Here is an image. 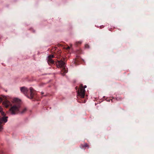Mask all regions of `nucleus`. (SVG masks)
<instances>
[{
	"label": "nucleus",
	"instance_id": "1",
	"mask_svg": "<svg viewBox=\"0 0 154 154\" xmlns=\"http://www.w3.org/2000/svg\"><path fill=\"white\" fill-rule=\"evenodd\" d=\"M85 90L83 88V85L81 84L79 89L78 90V95L81 98H83L85 95Z\"/></svg>",
	"mask_w": 154,
	"mask_h": 154
},
{
	"label": "nucleus",
	"instance_id": "2",
	"mask_svg": "<svg viewBox=\"0 0 154 154\" xmlns=\"http://www.w3.org/2000/svg\"><path fill=\"white\" fill-rule=\"evenodd\" d=\"M19 107L16 105L12 106L10 109L9 110L12 114H15L19 110Z\"/></svg>",
	"mask_w": 154,
	"mask_h": 154
},
{
	"label": "nucleus",
	"instance_id": "3",
	"mask_svg": "<svg viewBox=\"0 0 154 154\" xmlns=\"http://www.w3.org/2000/svg\"><path fill=\"white\" fill-rule=\"evenodd\" d=\"M56 65L60 67H65L66 66V63L62 61H58L56 63Z\"/></svg>",
	"mask_w": 154,
	"mask_h": 154
},
{
	"label": "nucleus",
	"instance_id": "4",
	"mask_svg": "<svg viewBox=\"0 0 154 154\" xmlns=\"http://www.w3.org/2000/svg\"><path fill=\"white\" fill-rule=\"evenodd\" d=\"M30 97H28L30 99H32L35 94V91L32 88H30Z\"/></svg>",
	"mask_w": 154,
	"mask_h": 154
},
{
	"label": "nucleus",
	"instance_id": "5",
	"mask_svg": "<svg viewBox=\"0 0 154 154\" xmlns=\"http://www.w3.org/2000/svg\"><path fill=\"white\" fill-rule=\"evenodd\" d=\"M54 57L53 55H49L47 58V61L48 63H53L54 62L52 60V58Z\"/></svg>",
	"mask_w": 154,
	"mask_h": 154
},
{
	"label": "nucleus",
	"instance_id": "6",
	"mask_svg": "<svg viewBox=\"0 0 154 154\" xmlns=\"http://www.w3.org/2000/svg\"><path fill=\"white\" fill-rule=\"evenodd\" d=\"M8 117H3L0 119V123L4 125L7 121Z\"/></svg>",
	"mask_w": 154,
	"mask_h": 154
},
{
	"label": "nucleus",
	"instance_id": "7",
	"mask_svg": "<svg viewBox=\"0 0 154 154\" xmlns=\"http://www.w3.org/2000/svg\"><path fill=\"white\" fill-rule=\"evenodd\" d=\"M3 105L5 107H8L11 104L10 102L8 100H6L4 101L3 103Z\"/></svg>",
	"mask_w": 154,
	"mask_h": 154
},
{
	"label": "nucleus",
	"instance_id": "8",
	"mask_svg": "<svg viewBox=\"0 0 154 154\" xmlns=\"http://www.w3.org/2000/svg\"><path fill=\"white\" fill-rule=\"evenodd\" d=\"M20 90L21 92H22L25 94H26L28 91L27 89L26 88L24 87H22L21 88H20Z\"/></svg>",
	"mask_w": 154,
	"mask_h": 154
},
{
	"label": "nucleus",
	"instance_id": "9",
	"mask_svg": "<svg viewBox=\"0 0 154 154\" xmlns=\"http://www.w3.org/2000/svg\"><path fill=\"white\" fill-rule=\"evenodd\" d=\"M62 69L61 72L62 74L64 75V73H66L67 72V68H62Z\"/></svg>",
	"mask_w": 154,
	"mask_h": 154
},
{
	"label": "nucleus",
	"instance_id": "10",
	"mask_svg": "<svg viewBox=\"0 0 154 154\" xmlns=\"http://www.w3.org/2000/svg\"><path fill=\"white\" fill-rule=\"evenodd\" d=\"M81 146L82 148H84L85 147L88 148L89 147V146L87 143H85L84 144L82 145Z\"/></svg>",
	"mask_w": 154,
	"mask_h": 154
},
{
	"label": "nucleus",
	"instance_id": "11",
	"mask_svg": "<svg viewBox=\"0 0 154 154\" xmlns=\"http://www.w3.org/2000/svg\"><path fill=\"white\" fill-rule=\"evenodd\" d=\"M4 124L0 123V131H1L3 129V126Z\"/></svg>",
	"mask_w": 154,
	"mask_h": 154
},
{
	"label": "nucleus",
	"instance_id": "12",
	"mask_svg": "<svg viewBox=\"0 0 154 154\" xmlns=\"http://www.w3.org/2000/svg\"><path fill=\"white\" fill-rule=\"evenodd\" d=\"M27 110V109L26 108H24L23 109V110L21 112V113H23L25 112Z\"/></svg>",
	"mask_w": 154,
	"mask_h": 154
},
{
	"label": "nucleus",
	"instance_id": "13",
	"mask_svg": "<svg viewBox=\"0 0 154 154\" xmlns=\"http://www.w3.org/2000/svg\"><path fill=\"white\" fill-rule=\"evenodd\" d=\"M14 101L16 102H19L21 101V100L17 98H15L14 99Z\"/></svg>",
	"mask_w": 154,
	"mask_h": 154
},
{
	"label": "nucleus",
	"instance_id": "14",
	"mask_svg": "<svg viewBox=\"0 0 154 154\" xmlns=\"http://www.w3.org/2000/svg\"><path fill=\"white\" fill-rule=\"evenodd\" d=\"M1 113L2 115L3 116L5 115V113L2 111L1 112Z\"/></svg>",
	"mask_w": 154,
	"mask_h": 154
},
{
	"label": "nucleus",
	"instance_id": "15",
	"mask_svg": "<svg viewBox=\"0 0 154 154\" xmlns=\"http://www.w3.org/2000/svg\"><path fill=\"white\" fill-rule=\"evenodd\" d=\"M86 87V85H84L83 86V88L85 89Z\"/></svg>",
	"mask_w": 154,
	"mask_h": 154
},
{
	"label": "nucleus",
	"instance_id": "16",
	"mask_svg": "<svg viewBox=\"0 0 154 154\" xmlns=\"http://www.w3.org/2000/svg\"><path fill=\"white\" fill-rule=\"evenodd\" d=\"M85 47L86 48H88V45H85Z\"/></svg>",
	"mask_w": 154,
	"mask_h": 154
},
{
	"label": "nucleus",
	"instance_id": "17",
	"mask_svg": "<svg viewBox=\"0 0 154 154\" xmlns=\"http://www.w3.org/2000/svg\"><path fill=\"white\" fill-rule=\"evenodd\" d=\"M2 100V99L1 98H0V103L1 102Z\"/></svg>",
	"mask_w": 154,
	"mask_h": 154
},
{
	"label": "nucleus",
	"instance_id": "18",
	"mask_svg": "<svg viewBox=\"0 0 154 154\" xmlns=\"http://www.w3.org/2000/svg\"><path fill=\"white\" fill-rule=\"evenodd\" d=\"M82 42H78V43L79 44H81Z\"/></svg>",
	"mask_w": 154,
	"mask_h": 154
},
{
	"label": "nucleus",
	"instance_id": "19",
	"mask_svg": "<svg viewBox=\"0 0 154 154\" xmlns=\"http://www.w3.org/2000/svg\"><path fill=\"white\" fill-rule=\"evenodd\" d=\"M69 47H68L67 48H66V49H69Z\"/></svg>",
	"mask_w": 154,
	"mask_h": 154
},
{
	"label": "nucleus",
	"instance_id": "20",
	"mask_svg": "<svg viewBox=\"0 0 154 154\" xmlns=\"http://www.w3.org/2000/svg\"><path fill=\"white\" fill-rule=\"evenodd\" d=\"M2 112V109H0V112Z\"/></svg>",
	"mask_w": 154,
	"mask_h": 154
},
{
	"label": "nucleus",
	"instance_id": "21",
	"mask_svg": "<svg viewBox=\"0 0 154 154\" xmlns=\"http://www.w3.org/2000/svg\"><path fill=\"white\" fill-rule=\"evenodd\" d=\"M41 93H42V94H44V93H43V92H42Z\"/></svg>",
	"mask_w": 154,
	"mask_h": 154
},
{
	"label": "nucleus",
	"instance_id": "22",
	"mask_svg": "<svg viewBox=\"0 0 154 154\" xmlns=\"http://www.w3.org/2000/svg\"><path fill=\"white\" fill-rule=\"evenodd\" d=\"M74 63H75V60H74Z\"/></svg>",
	"mask_w": 154,
	"mask_h": 154
}]
</instances>
